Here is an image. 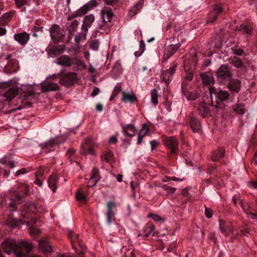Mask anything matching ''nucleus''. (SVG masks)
Instances as JSON below:
<instances>
[{
  "instance_id": "393cba45",
  "label": "nucleus",
  "mask_w": 257,
  "mask_h": 257,
  "mask_svg": "<svg viewBox=\"0 0 257 257\" xmlns=\"http://www.w3.org/2000/svg\"><path fill=\"white\" fill-rule=\"evenodd\" d=\"M222 12V7L215 5L214 8L213 12L209 14L207 22L208 23H212L217 18L218 15Z\"/></svg>"
},
{
  "instance_id": "ea45409f",
  "label": "nucleus",
  "mask_w": 257,
  "mask_h": 257,
  "mask_svg": "<svg viewBox=\"0 0 257 257\" xmlns=\"http://www.w3.org/2000/svg\"><path fill=\"white\" fill-rule=\"evenodd\" d=\"M151 101L155 105H156L158 103V91L156 89H153L151 92Z\"/></svg>"
},
{
  "instance_id": "49530a36",
  "label": "nucleus",
  "mask_w": 257,
  "mask_h": 257,
  "mask_svg": "<svg viewBox=\"0 0 257 257\" xmlns=\"http://www.w3.org/2000/svg\"><path fill=\"white\" fill-rule=\"evenodd\" d=\"M99 42L97 40H92L90 42L89 46L91 49L97 50L99 48Z\"/></svg>"
},
{
  "instance_id": "a211bd4d",
  "label": "nucleus",
  "mask_w": 257,
  "mask_h": 257,
  "mask_svg": "<svg viewBox=\"0 0 257 257\" xmlns=\"http://www.w3.org/2000/svg\"><path fill=\"white\" fill-rule=\"evenodd\" d=\"M189 125L193 132L200 133L201 131V124L200 120L195 117H191L189 120Z\"/></svg>"
},
{
  "instance_id": "69168bd1",
  "label": "nucleus",
  "mask_w": 257,
  "mask_h": 257,
  "mask_svg": "<svg viewBox=\"0 0 257 257\" xmlns=\"http://www.w3.org/2000/svg\"><path fill=\"white\" fill-rule=\"evenodd\" d=\"M117 142V139L115 136H112L109 140V144H115Z\"/></svg>"
},
{
  "instance_id": "cd10ccee",
  "label": "nucleus",
  "mask_w": 257,
  "mask_h": 257,
  "mask_svg": "<svg viewBox=\"0 0 257 257\" xmlns=\"http://www.w3.org/2000/svg\"><path fill=\"white\" fill-rule=\"evenodd\" d=\"M18 93V90L16 87L9 88L5 92L4 96L8 101L12 100Z\"/></svg>"
},
{
  "instance_id": "0eeeda50",
  "label": "nucleus",
  "mask_w": 257,
  "mask_h": 257,
  "mask_svg": "<svg viewBox=\"0 0 257 257\" xmlns=\"http://www.w3.org/2000/svg\"><path fill=\"white\" fill-rule=\"evenodd\" d=\"M77 81L75 73L68 72L62 75L60 79V83L67 87L72 85Z\"/></svg>"
},
{
  "instance_id": "f03ea898",
  "label": "nucleus",
  "mask_w": 257,
  "mask_h": 257,
  "mask_svg": "<svg viewBox=\"0 0 257 257\" xmlns=\"http://www.w3.org/2000/svg\"><path fill=\"white\" fill-rule=\"evenodd\" d=\"M29 192V186L24 184H17L10 190L9 205L12 207L13 211H16L18 209L17 204L28 195Z\"/></svg>"
},
{
  "instance_id": "72a5a7b5",
  "label": "nucleus",
  "mask_w": 257,
  "mask_h": 257,
  "mask_svg": "<svg viewBox=\"0 0 257 257\" xmlns=\"http://www.w3.org/2000/svg\"><path fill=\"white\" fill-rule=\"evenodd\" d=\"M232 109L237 113L243 115L245 113V109L243 104H236L232 106Z\"/></svg>"
},
{
  "instance_id": "f8f14e48",
  "label": "nucleus",
  "mask_w": 257,
  "mask_h": 257,
  "mask_svg": "<svg viewBox=\"0 0 257 257\" xmlns=\"http://www.w3.org/2000/svg\"><path fill=\"white\" fill-rule=\"evenodd\" d=\"M177 66V63L174 62L172 67L163 73L162 78L166 84H168L172 79V76L175 72Z\"/></svg>"
},
{
  "instance_id": "c756f323",
  "label": "nucleus",
  "mask_w": 257,
  "mask_h": 257,
  "mask_svg": "<svg viewBox=\"0 0 257 257\" xmlns=\"http://www.w3.org/2000/svg\"><path fill=\"white\" fill-rule=\"evenodd\" d=\"M58 183V178L56 175H52L50 177L48 181V183L49 187L51 188L53 192H55L57 189V184Z\"/></svg>"
},
{
  "instance_id": "423d86ee",
  "label": "nucleus",
  "mask_w": 257,
  "mask_h": 257,
  "mask_svg": "<svg viewBox=\"0 0 257 257\" xmlns=\"http://www.w3.org/2000/svg\"><path fill=\"white\" fill-rule=\"evenodd\" d=\"M216 76L221 81H228L232 78L231 71L226 65H222L219 68L216 72Z\"/></svg>"
},
{
  "instance_id": "f3484780",
  "label": "nucleus",
  "mask_w": 257,
  "mask_h": 257,
  "mask_svg": "<svg viewBox=\"0 0 257 257\" xmlns=\"http://www.w3.org/2000/svg\"><path fill=\"white\" fill-rule=\"evenodd\" d=\"M100 178L98 169L96 168H94L92 171L91 176L89 181V183H90V184H88V186L90 187L95 186L100 179Z\"/></svg>"
},
{
  "instance_id": "e433bc0d",
  "label": "nucleus",
  "mask_w": 257,
  "mask_h": 257,
  "mask_svg": "<svg viewBox=\"0 0 257 257\" xmlns=\"http://www.w3.org/2000/svg\"><path fill=\"white\" fill-rule=\"evenodd\" d=\"M155 228V225L151 224H147V225L144 227V231L146 233V236H148L152 234L154 235Z\"/></svg>"
},
{
  "instance_id": "603ef678",
  "label": "nucleus",
  "mask_w": 257,
  "mask_h": 257,
  "mask_svg": "<svg viewBox=\"0 0 257 257\" xmlns=\"http://www.w3.org/2000/svg\"><path fill=\"white\" fill-rule=\"evenodd\" d=\"M78 26V22L76 20L73 21L69 27V31H75Z\"/></svg>"
},
{
  "instance_id": "39448f33",
  "label": "nucleus",
  "mask_w": 257,
  "mask_h": 257,
  "mask_svg": "<svg viewBox=\"0 0 257 257\" xmlns=\"http://www.w3.org/2000/svg\"><path fill=\"white\" fill-rule=\"evenodd\" d=\"M65 137H57L51 139L44 144H41L40 146L42 149L45 150L46 152L48 153L54 150V148L61 143L66 140Z\"/></svg>"
},
{
  "instance_id": "bb28decb",
  "label": "nucleus",
  "mask_w": 257,
  "mask_h": 257,
  "mask_svg": "<svg viewBox=\"0 0 257 257\" xmlns=\"http://www.w3.org/2000/svg\"><path fill=\"white\" fill-rule=\"evenodd\" d=\"M122 95L121 100L124 102H130L132 103L137 100V96L133 93H129L122 91Z\"/></svg>"
},
{
  "instance_id": "dca6fc26",
  "label": "nucleus",
  "mask_w": 257,
  "mask_h": 257,
  "mask_svg": "<svg viewBox=\"0 0 257 257\" xmlns=\"http://www.w3.org/2000/svg\"><path fill=\"white\" fill-rule=\"evenodd\" d=\"M227 87L231 91L238 93L241 88V82L238 79H230L228 80Z\"/></svg>"
},
{
  "instance_id": "09e8293b",
  "label": "nucleus",
  "mask_w": 257,
  "mask_h": 257,
  "mask_svg": "<svg viewBox=\"0 0 257 257\" xmlns=\"http://www.w3.org/2000/svg\"><path fill=\"white\" fill-rule=\"evenodd\" d=\"M164 190L167 191L168 193L174 194L176 190L175 188L169 186L167 185H163L161 186Z\"/></svg>"
},
{
  "instance_id": "6ab92c4d",
  "label": "nucleus",
  "mask_w": 257,
  "mask_h": 257,
  "mask_svg": "<svg viewBox=\"0 0 257 257\" xmlns=\"http://www.w3.org/2000/svg\"><path fill=\"white\" fill-rule=\"evenodd\" d=\"M68 235L71 239V241L74 249H75L76 248L75 245L76 243H78L81 248L82 247V244H81V239L80 238L78 234L75 233L73 230H69Z\"/></svg>"
},
{
  "instance_id": "052dcab7",
  "label": "nucleus",
  "mask_w": 257,
  "mask_h": 257,
  "mask_svg": "<svg viewBox=\"0 0 257 257\" xmlns=\"http://www.w3.org/2000/svg\"><path fill=\"white\" fill-rule=\"evenodd\" d=\"M193 77V74L192 72H189L186 74V76H185L184 79H185L186 80H188L189 81H191Z\"/></svg>"
},
{
  "instance_id": "6e6552de",
  "label": "nucleus",
  "mask_w": 257,
  "mask_h": 257,
  "mask_svg": "<svg viewBox=\"0 0 257 257\" xmlns=\"http://www.w3.org/2000/svg\"><path fill=\"white\" fill-rule=\"evenodd\" d=\"M166 147L171 150V155H177L178 154V142L174 137H170L164 140Z\"/></svg>"
},
{
  "instance_id": "c9c22d12",
  "label": "nucleus",
  "mask_w": 257,
  "mask_h": 257,
  "mask_svg": "<svg viewBox=\"0 0 257 257\" xmlns=\"http://www.w3.org/2000/svg\"><path fill=\"white\" fill-rule=\"evenodd\" d=\"M86 33L87 32H84L83 31H82V32L81 33L75 36V41L76 42V45L77 48L80 47V41L86 39Z\"/></svg>"
},
{
  "instance_id": "f704fd0d",
  "label": "nucleus",
  "mask_w": 257,
  "mask_h": 257,
  "mask_svg": "<svg viewBox=\"0 0 257 257\" xmlns=\"http://www.w3.org/2000/svg\"><path fill=\"white\" fill-rule=\"evenodd\" d=\"M13 18V13H7L4 14L0 19L1 24L2 25H6L9 22H10Z\"/></svg>"
},
{
  "instance_id": "6e6d98bb",
  "label": "nucleus",
  "mask_w": 257,
  "mask_h": 257,
  "mask_svg": "<svg viewBox=\"0 0 257 257\" xmlns=\"http://www.w3.org/2000/svg\"><path fill=\"white\" fill-rule=\"evenodd\" d=\"M123 133H124V129H126L128 131V130L135 132L136 131V129L135 127V126L133 124H128L125 126H123Z\"/></svg>"
},
{
  "instance_id": "58836bf2",
  "label": "nucleus",
  "mask_w": 257,
  "mask_h": 257,
  "mask_svg": "<svg viewBox=\"0 0 257 257\" xmlns=\"http://www.w3.org/2000/svg\"><path fill=\"white\" fill-rule=\"evenodd\" d=\"M230 63L232 64L236 68L241 67L243 64L241 60L236 57H233L230 60Z\"/></svg>"
},
{
  "instance_id": "9d476101",
  "label": "nucleus",
  "mask_w": 257,
  "mask_h": 257,
  "mask_svg": "<svg viewBox=\"0 0 257 257\" xmlns=\"http://www.w3.org/2000/svg\"><path fill=\"white\" fill-rule=\"evenodd\" d=\"M41 90L43 92H46L50 91H56L60 89L59 85L52 82L49 79L44 81L41 83Z\"/></svg>"
},
{
  "instance_id": "338daca9",
  "label": "nucleus",
  "mask_w": 257,
  "mask_h": 257,
  "mask_svg": "<svg viewBox=\"0 0 257 257\" xmlns=\"http://www.w3.org/2000/svg\"><path fill=\"white\" fill-rule=\"evenodd\" d=\"M107 216V222L110 224L112 222V218L114 215H109V214H106Z\"/></svg>"
},
{
  "instance_id": "20e7f679",
  "label": "nucleus",
  "mask_w": 257,
  "mask_h": 257,
  "mask_svg": "<svg viewBox=\"0 0 257 257\" xmlns=\"http://www.w3.org/2000/svg\"><path fill=\"white\" fill-rule=\"evenodd\" d=\"M55 63L66 67L72 66L74 70L81 66L86 67V65L79 57H70L67 55L58 57Z\"/></svg>"
},
{
  "instance_id": "1a4fd4ad",
  "label": "nucleus",
  "mask_w": 257,
  "mask_h": 257,
  "mask_svg": "<svg viewBox=\"0 0 257 257\" xmlns=\"http://www.w3.org/2000/svg\"><path fill=\"white\" fill-rule=\"evenodd\" d=\"M65 50L66 46L64 45H61L47 47L46 51L50 57L54 58L62 54Z\"/></svg>"
},
{
  "instance_id": "3c124183",
  "label": "nucleus",
  "mask_w": 257,
  "mask_h": 257,
  "mask_svg": "<svg viewBox=\"0 0 257 257\" xmlns=\"http://www.w3.org/2000/svg\"><path fill=\"white\" fill-rule=\"evenodd\" d=\"M20 224V222L19 221L16 220V219H12L11 220H10L9 221H8V225L10 226H12L13 227H16L17 226H18Z\"/></svg>"
},
{
  "instance_id": "5701e85b",
  "label": "nucleus",
  "mask_w": 257,
  "mask_h": 257,
  "mask_svg": "<svg viewBox=\"0 0 257 257\" xmlns=\"http://www.w3.org/2000/svg\"><path fill=\"white\" fill-rule=\"evenodd\" d=\"M40 249L44 253L47 254L51 253L52 251L51 245L47 239H43L39 241V243Z\"/></svg>"
},
{
  "instance_id": "a18cd8bd",
  "label": "nucleus",
  "mask_w": 257,
  "mask_h": 257,
  "mask_svg": "<svg viewBox=\"0 0 257 257\" xmlns=\"http://www.w3.org/2000/svg\"><path fill=\"white\" fill-rule=\"evenodd\" d=\"M76 198L77 200L82 201H86L85 195L82 192L81 189L78 190L76 193Z\"/></svg>"
},
{
  "instance_id": "774afa93",
  "label": "nucleus",
  "mask_w": 257,
  "mask_h": 257,
  "mask_svg": "<svg viewBox=\"0 0 257 257\" xmlns=\"http://www.w3.org/2000/svg\"><path fill=\"white\" fill-rule=\"evenodd\" d=\"M189 81H188V80L184 79L183 82H182L181 88H184V87H185L187 86H190L189 85Z\"/></svg>"
},
{
  "instance_id": "bf43d9fd",
  "label": "nucleus",
  "mask_w": 257,
  "mask_h": 257,
  "mask_svg": "<svg viewBox=\"0 0 257 257\" xmlns=\"http://www.w3.org/2000/svg\"><path fill=\"white\" fill-rule=\"evenodd\" d=\"M97 4V2L95 0H92L89 2L87 4H86V6H88V8H89V10L91 9L92 7L96 6Z\"/></svg>"
},
{
  "instance_id": "412c9836",
  "label": "nucleus",
  "mask_w": 257,
  "mask_h": 257,
  "mask_svg": "<svg viewBox=\"0 0 257 257\" xmlns=\"http://www.w3.org/2000/svg\"><path fill=\"white\" fill-rule=\"evenodd\" d=\"M94 21V16L93 15L86 16L83 19V23L82 25V31L87 32L88 28H90Z\"/></svg>"
},
{
  "instance_id": "ddd939ff",
  "label": "nucleus",
  "mask_w": 257,
  "mask_h": 257,
  "mask_svg": "<svg viewBox=\"0 0 257 257\" xmlns=\"http://www.w3.org/2000/svg\"><path fill=\"white\" fill-rule=\"evenodd\" d=\"M219 228L221 232L225 235H228L229 233H233L231 223L221 219L219 220Z\"/></svg>"
},
{
  "instance_id": "0e129e2a",
  "label": "nucleus",
  "mask_w": 257,
  "mask_h": 257,
  "mask_svg": "<svg viewBox=\"0 0 257 257\" xmlns=\"http://www.w3.org/2000/svg\"><path fill=\"white\" fill-rule=\"evenodd\" d=\"M100 92V90L98 87H95L91 94L93 97L96 96Z\"/></svg>"
},
{
  "instance_id": "b1692460",
  "label": "nucleus",
  "mask_w": 257,
  "mask_h": 257,
  "mask_svg": "<svg viewBox=\"0 0 257 257\" xmlns=\"http://www.w3.org/2000/svg\"><path fill=\"white\" fill-rule=\"evenodd\" d=\"M202 82L204 85H210L214 83V79L211 72H207L200 74Z\"/></svg>"
},
{
  "instance_id": "79ce46f5",
  "label": "nucleus",
  "mask_w": 257,
  "mask_h": 257,
  "mask_svg": "<svg viewBox=\"0 0 257 257\" xmlns=\"http://www.w3.org/2000/svg\"><path fill=\"white\" fill-rule=\"evenodd\" d=\"M111 26V23H103V24L99 25L97 29L101 30V33H107L108 28Z\"/></svg>"
},
{
  "instance_id": "864d4df0",
  "label": "nucleus",
  "mask_w": 257,
  "mask_h": 257,
  "mask_svg": "<svg viewBox=\"0 0 257 257\" xmlns=\"http://www.w3.org/2000/svg\"><path fill=\"white\" fill-rule=\"evenodd\" d=\"M15 2L17 7L19 8L26 5L27 3V0H15Z\"/></svg>"
},
{
  "instance_id": "37998d69",
  "label": "nucleus",
  "mask_w": 257,
  "mask_h": 257,
  "mask_svg": "<svg viewBox=\"0 0 257 257\" xmlns=\"http://www.w3.org/2000/svg\"><path fill=\"white\" fill-rule=\"evenodd\" d=\"M230 50L232 54L236 55L237 56H241L243 53V50L239 48L237 45L231 48Z\"/></svg>"
},
{
  "instance_id": "c03bdc74",
  "label": "nucleus",
  "mask_w": 257,
  "mask_h": 257,
  "mask_svg": "<svg viewBox=\"0 0 257 257\" xmlns=\"http://www.w3.org/2000/svg\"><path fill=\"white\" fill-rule=\"evenodd\" d=\"M115 206V203L113 201H109L107 203V211L106 214L109 215H114L113 207Z\"/></svg>"
},
{
  "instance_id": "aec40b11",
  "label": "nucleus",
  "mask_w": 257,
  "mask_h": 257,
  "mask_svg": "<svg viewBox=\"0 0 257 257\" xmlns=\"http://www.w3.org/2000/svg\"><path fill=\"white\" fill-rule=\"evenodd\" d=\"M14 39L21 45H25L30 39V36L26 32L20 33L14 35Z\"/></svg>"
},
{
  "instance_id": "4c0bfd02",
  "label": "nucleus",
  "mask_w": 257,
  "mask_h": 257,
  "mask_svg": "<svg viewBox=\"0 0 257 257\" xmlns=\"http://www.w3.org/2000/svg\"><path fill=\"white\" fill-rule=\"evenodd\" d=\"M252 27L250 25L242 24L240 25L239 31L246 34L247 35H250L252 33Z\"/></svg>"
},
{
  "instance_id": "4be33fe9",
  "label": "nucleus",
  "mask_w": 257,
  "mask_h": 257,
  "mask_svg": "<svg viewBox=\"0 0 257 257\" xmlns=\"http://www.w3.org/2000/svg\"><path fill=\"white\" fill-rule=\"evenodd\" d=\"M101 13L103 23H111V21L113 17L111 9L109 8H104L101 10Z\"/></svg>"
},
{
  "instance_id": "2eb2a0df",
  "label": "nucleus",
  "mask_w": 257,
  "mask_h": 257,
  "mask_svg": "<svg viewBox=\"0 0 257 257\" xmlns=\"http://www.w3.org/2000/svg\"><path fill=\"white\" fill-rule=\"evenodd\" d=\"M180 46V44L169 45L165 50L164 60L166 61L170 58L178 50Z\"/></svg>"
},
{
  "instance_id": "4468645a",
  "label": "nucleus",
  "mask_w": 257,
  "mask_h": 257,
  "mask_svg": "<svg viewBox=\"0 0 257 257\" xmlns=\"http://www.w3.org/2000/svg\"><path fill=\"white\" fill-rule=\"evenodd\" d=\"M80 151L81 154L84 155L90 154L93 155L94 154L95 152L89 139H86L84 143L81 145Z\"/></svg>"
},
{
  "instance_id": "680f3d73",
  "label": "nucleus",
  "mask_w": 257,
  "mask_h": 257,
  "mask_svg": "<svg viewBox=\"0 0 257 257\" xmlns=\"http://www.w3.org/2000/svg\"><path fill=\"white\" fill-rule=\"evenodd\" d=\"M119 0H104L105 4L107 5H113L117 3Z\"/></svg>"
},
{
  "instance_id": "7ed1b4c3",
  "label": "nucleus",
  "mask_w": 257,
  "mask_h": 257,
  "mask_svg": "<svg viewBox=\"0 0 257 257\" xmlns=\"http://www.w3.org/2000/svg\"><path fill=\"white\" fill-rule=\"evenodd\" d=\"M209 91L212 105L216 108L220 107L221 102H227L229 99L230 94L227 90L210 87Z\"/></svg>"
},
{
  "instance_id": "4d7b16f0",
  "label": "nucleus",
  "mask_w": 257,
  "mask_h": 257,
  "mask_svg": "<svg viewBox=\"0 0 257 257\" xmlns=\"http://www.w3.org/2000/svg\"><path fill=\"white\" fill-rule=\"evenodd\" d=\"M41 232L39 229L37 228H32L30 230V233L33 235H37L40 234Z\"/></svg>"
},
{
  "instance_id": "de8ad7c7",
  "label": "nucleus",
  "mask_w": 257,
  "mask_h": 257,
  "mask_svg": "<svg viewBox=\"0 0 257 257\" xmlns=\"http://www.w3.org/2000/svg\"><path fill=\"white\" fill-rule=\"evenodd\" d=\"M190 86H187V87H184V88H182V93L186 96V98H187V99H193V98H190Z\"/></svg>"
},
{
  "instance_id": "c85d7f7f",
  "label": "nucleus",
  "mask_w": 257,
  "mask_h": 257,
  "mask_svg": "<svg viewBox=\"0 0 257 257\" xmlns=\"http://www.w3.org/2000/svg\"><path fill=\"white\" fill-rule=\"evenodd\" d=\"M224 149L223 148H219L213 153L212 156V160L214 162L218 161L220 159L224 157Z\"/></svg>"
},
{
  "instance_id": "8fccbe9b",
  "label": "nucleus",
  "mask_w": 257,
  "mask_h": 257,
  "mask_svg": "<svg viewBox=\"0 0 257 257\" xmlns=\"http://www.w3.org/2000/svg\"><path fill=\"white\" fill-rule=\"evenodd\" d=\"M43 172L41 170L39 171L36 174V180L35 181V184H37L39 186H41L42 185V181L38 178L39 176L42 175Z\"/></svg>"
},
{
  "instance_id": "a878e982",
  "label": "nucleus",
  "mask_w": 257,
  "mask_h": 257,
  "mask_svg": "<svg viewBox=\"0 0 257 257\" xmlns=\"http://www.w3.org/2000/svg\"><path fill=\"white\" fill-rule=\"evenodd\" d=\"M198 110L200 114L204 117H208L211 115V110L205 103H200Z\"/></svg>"
},
{
  "instance_id": "f257e3e1",
  "label": "nucleus",
  "mask_w": 257,
  "mask_h": 257,
  "mask_svg": "<svg viewBox=\"0 0 257 257\" xmlns=\"http://www.w3.org/2000/svg\"><path fill=\"white\" fill-rule=\"evenodd\" d=\"M2 247L9 254L13 252L15 257H27L32 251L33 245L25 240H21L17 243L15 240L8 239L3 242Z\"/></svg>"
},
{
  "instance_id": "7c9ffc66",
  "label": "nucleus",
  "mask_w": 257,
  "mask_h": 257,
  "mask_svg": "<svg viewBox=\"0 0 257 257\" xmlns=\"http://www.w3.org/2000/svg\"><path fill=\"white\" fill-rule=\"evenodd\" d=\"M89 10V9L88 8V6H86V5H85L81 7L79 10L73 13L72 14V17L73 18H76L77 17L82 16L85 14Z\"/></svg>"
},
{
  "instance_id": "9b49d317",
  "label": "nucleus",
  "mask_w": 257,
  "mask_h": 257,
  "mask_svg": "<svg viewBox=\"0 0 257 257\" xmlns=\"http://www.w3.org/2000/svg\"><path fill=\"white\" fill-rule=\"evenodd\" d=\"M59 26L57 25H53L50 29V32L51 39L54 42L57 43L64 36L59 32Z\"/></svg>"
},
{
  "instance_id": "5fc2aeb1",
  "label": "nucleus",
  "mask_w": 257,
  "mask_h": 257,
  "mask_svg": "<svg viewBox=\"0 0 257 257\" xmlns=\"http://www.w3.org/2000/svg\"><path fill=\"white\" fill-rule=\"evenodd\" d=\"M121 90V85L120 83H117L113 90L112 93L117 96Z\"/></svg>"
},
{
  "instance_id": "473e14b6",
  "label": "nucleus",
  "mask_w": 257,
  "mask_h": 257,
  "mask_svg": "<svg viewBox=\"0 0 257 257\" xmlns=\"http://www.w3.org/2000/svg\"><path fill=\"white\" fill-rule=\"evenodd\" d=\"M148 132V127L147 125L145 123L143 124L142 130H141V132L139 135L137 139V143L138 144H140L142 143L143 138L146 135Z\"/></svg>"
},
{
  "instance_id": "e2e57ef3",
  "label": "nucleus",
  "mask_w": 257,
  "mask_h": 257,
  "mask_svg": "<svg viewBox=\"0 0 257 257\" xmlns=\"http://www.w3.org/2000/svg\"><path fill=\"white\" fill-rule=\"evenodd\" d=\"M150 144L151 145V149L152 151L157 148L158 146V143L156 140L151 141Z\"/></svg>"
},
{
  "instance_id": "a19ab883",
  "label": "nucleus",
  "mask_w": 257,
  "mask_h": 257,
  "mask_svg": "<svg viewBox=\"0 0 257 257\" xmlns=\"http://www.w3.org/2000/svg\"><path fill=\"white\" fill-rule=\"evenodd\" d=\"M113 156V154L111 152L104 153L101 156V161L109 162L112 159Z\"/></svg>"
},
{
  "instance_id": "13d9d810",
  "label": "nucleus",
  "mask_w": 257,
  "mask_h": 257,
  "mask_svg": "<svg viewBox=\"0 0 257 257\" xmlns=\"http://www.w3.org/2000/svg\"><path fill=\"white\" fill-rule=\"evenodd\" d=\"M205 214L208 218H210L212 216V211L211 209L205 207Z\"/></svg>"
},
{
  "instance_id": "2f4dec72",
  "label": "nucleus",
  "mask_w": 257,
  "mask_h": 257,
  "mask_svg": "<svg viewBox=\"0 0 257 257\" xmlns=\"http://www.w3.org/2000/svg\"><path fill=\"white\" fill-rule=\"evenodd\" d=\"M144 0H140L135 6L130 10V15L134 16L137 14L144 5Z\"/></svg>"
}]
</instances>
